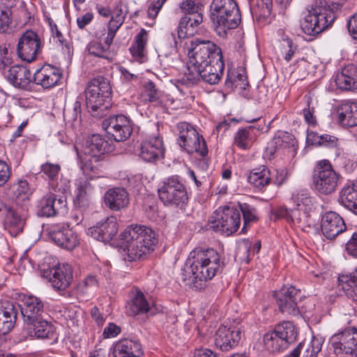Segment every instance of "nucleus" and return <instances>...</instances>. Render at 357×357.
Returning a JSON list of instances; mask_svg holds the SVG:
<instances>
[{"mask_svg":"<svg viewBox=\"0 0 357 357\" xmlns=\"http://www.w3.org/2000/svg\"><path fill=\"white\" fill-rule=\"evenodd\" d=\"M219 252L213 249L195 248L192 250L182 269V280L188 281L195 291L204 289V282L212 280L224 268Z\"/></svg>","mask_w":357,"mask_h":357,"instance_id":"1","label":"nucleus"},{"mask_svg":"<svg viewBox=\"0 0 357 357\" xmlns=\"http://www.w3.org/2000/svg\"><path fill=\"white\" fill-rule=\"evenodd\" d=\"M120 236L130 261L146 258L155 250L158 243L153 230L144 225H130Z\"/></svg>","mask_w":357,"mask_h":357,"instance_id":"2","label":"nucleus"},{"mask_svg":"<svg viewBox=\"0 0 357 357\" xmlns=\"http://www.w3.org/2000/svg\"><path fill=\"white\" fill-rule=\"evenodd\" d=\"M74 148L79 167L86 174L97 173L103 155L114 150L113 144L98 134L91 135L82 143H76Z\"/></svg>","mask_w":357,"mask_h":357,"instance_id":"3","label":"nucleus"},{"mask_svg":"<svg viewBox=\"0 0 357 357\" xmlns=\"http://www.w3.org/2000/svg\"><path fill=\"white\" fill-rule=\"evenodd\" d=\"M210 19L218 34L236 29L241 21V15L235 0H213L210 6Z\"/></svg>","mask_w":357,"mask_h":357,"instance_id":"4","label":"nucleus"},{"mask_svg":"<svg viewBox=\"0 0 357 357\" xmlns=\"http://www.w3.org/2000/svg\"><path fill=\"white\" fill-rule=\"evenodd\" d=\"M112 87L109 80L98 76L89 83L85 89L86 106L91 115L101 118L112 105Z\"/></svg>","mask_w":357,"mask_h":357,"instance_id":"5","label":"nucleus"},{"mask_svg":"<svg viewBox=\"0 0 357 357\" xmlns=\"http://www.w3.org/2000/svg\"><path fill=\"white\" fill-rule=\"evenodd\" d=\"M298 334L291 321H282L263 335L264 349L269 354H280L296 341Z\"/></svg>","mask_w":357,"mask_h":357,"instance_id":"6","label":"nucleus"},{"mask_svg":"<svg viewBox=\"0 0 357 357\" xmlns=\"http://www.w3.org/2000/svg\"><path fill=\"white\" fill-rule=\"evenodd\" d=\"M335 19V12L326 3L316 2L301 21V27L305 33L314 36L331 27Z\"/></svg>","mask_w":357,"mask_h":357,"instance_id":"7","label":"nucleus"},{"mask_svg":"<svg viewBox=\"0 0 357 357\" xmlns=\"http://www.w3.org/2000/svg\"><path fill=\"white\" fill-rule=\"evenodd\" d=\"M20 307L29 336L33 339L45 338L43 302L36 296H24Z\"/></svg>","mask_w":357,"mask_h":357,"instance_id":"8","label":"nucleus"},{"mask_svg":"<svg viewBox=\"0 0 357 357\" xmlns=\"http://www.w3.org/2000/svg\"><path fill=\"white\" fill-rule=\"evenodd\" d=\"M158 194L165 206L185 209L189 201L187 188L178 175L164 179L158 189Z\"/></svg>","mask_w":357,"mask_h":357,"instance_id":"9","label":"nucleus"},{"mask_svg":"<svg viewBox=\"0 0 357 357\" xmlns=\"http://www.w3.org/2000/svg\"><path fill=\"white\" fill-rule=\"evenodd\" d=\"M222 54L221 48L209 40L196 38L191 41L188 52V70L191 68L197 72L218 56Z\"/></svg>","mask_w":357,"mask_h":357,"instance_id":"10","label":"nucleus"},{"mask_svg":"<svg viewBox=\"0 0 357 357\" xmlns=\"http://www.w3.org/2000/svg\"><path fill=\"white\" fill-rule=\"evenodd\" d=\"M341 175L333 167L328 160L319 161L312 174V188L319 194L328 195L334 192Z\"/></svg>","mask_w":357,"mask_h":357,"instance_id":"11","label":"nucleus"},{"mask_svg":"<svg viewBox=\"0 0 357 357\" xmlns=\"http://www.w3.org/2000/svg\"><path fill=\"white\" fill-rule=\"evenodd\" d=\"M178 132L177 143L188 154H196L204 158L208 150L206 142L202 135L189 123L180 122L176 125Z\"/></svg>","mask_w":357,"mask_h":357,"instance_id":"12","label":"nucleus"},{"mask_svg":"<svg viewBox=\"0 0 357 357\" xmlns=\"http://www.w3.org/2000/svg\"><path fill=\"white\" fill-rule=\"evenodd\" d=\"M211 229L226 236L236 232L241 224L239 210L234 206L220 207L211 216Z\"/></svg>","mask_w":357,"mask_h":357,"instance_id":"13","label":"nucleus"},{"mask_svg":"<svg viewBox=\"0 0 357 357\" xmlns=\"http://www.w3.org/2000/svg\"><path fill=\"white\" fill-rule=\"evenodd\" d=\"M42 52L40 38L36 32L26 30L19 38L17 52L23 61L31 63L36 60L37 55Z\"/></svg>","mask_w":357,"mask_h":357,"instance_id":"14","label":"nucleus"},{"mask_svg":"<svg viewBox=\"0 0 357 357\" xmlns=\"http://www.w3.org/2000/svg\"><path fill=\"white\" fill-rule=\"evenodd\" d=\"M46 231V241H50L61 248L72 250L79 243L77 234L72 229L66 228L63 225L49 226Z\"/></svg>","mask_w":357,"mask_h":357,"instance_id":"15","label":"nucleus"},{"mask_svg":"<svg viewBox=\"0 0 357 357\" xmlns=\"http://www.w3.org/2000/svg\"><path fill=\"white\" fill-rule=\"evenodd\" d=\"M102 127L116 142L126 141L132 132L130 119L123 114L111 116L105 119Z\"/></svg>","mask_w":357,"mask_h":357,"instance_id":"16","label":"nucleus"},{"mask_svg":"<svg viewBox=\"0 0 357 357\" xmlns=\"http://www.w3.org/2000/svg\"><path fill=\"white\" fill-rule=\"evenodd\" d=\"M301 291L294 286L284 287L276 295V303L285 315H298V302Z\"/></svg>","mask_w":357,"mask_h":357,"instance_id":"17","label":"nucleus"},{"mask_svg":"<svg viewBox=\"0 0 357 357\" xmlns=\"http://www.w3.org/2000/svg\"><path fill=\"white\" fill-rule=\"evenodd\" d=\"M248 123H257V125L249 126L238 130L234 137V144L241 149L246 150L251 147L257 135L266 125L265 119L262 117L246 120Z\"/></svg>","mask_w":357,"mask_h":357,"instance_id":"18","label":"nucleus"},{"mask_svg":"<svg viewBox=\"0 0 357 357\" xmlns=\"http://www.w3.org/2000/svg\"><path fill=\"white\" fill-rule=\"evenodd\" d=\"M49 282L56 291L66 289L73 280V269L69 264H58L49 268Z\"/></svg>","mask_w":357,"mask_h":357,"instance_id":"19","label":"nucleus"},{"mask_svg":"<svg viewBox=\"0 0 357 357\" xmlns=\"http://www.w3.org/2000/svg\"><path fill=\"white\" fill-rule=\"evenodd\" d=\"M118 229L116 218L111 216L98 222L96 225L89 227L88 234L98 241L107 243L116 235Z\"/></svg>","mask_w":357,"mask_h":357,"instance_id":"20","label":"nucleus"},{"mask_svg":"<svg viewBox=\"0 0 357 357\" xmlns=\"http://www.w3.org/2000/svg\"><path fill=\"white\" fill-rule=\"evenodd\" d=\"M347 229L343 218L335 211H327L321 216V229L328 239H334Z\"/></svg>","mask_w":357,"mask_h":357,"instance_id":"21","label":"nucleus"},{"mask_svg":"<svg viewBox=\"0 0 357 357\" xmlns=\"http://www.w3.org/2000/svg\"><path fill=\"white\" fill-rule=\"evenodd\" d=\"M165 147L162 138L159 135L151 136L141 144L139 157L146 162H155L163 158Z\"/></svg>","mask_w":357,"mask_h":357,"instance_id":"22","label":"nucleus"},{"mask_svg":"<svg viewBox=\"0 0 357 357\" xmlns=\"http://www.w3.org/2000/svg\"><path fill=\"white\" fill-rule=\"evenodd\" d=\"M241 340V332L236 327L221 325L215 335V344L222 351H228L237 346Z\"/></svg>","mask_w":357,"mask_h":357,"instance_id":"23","label":"nucleus"},{"mask_svg":"<svg viewBox=\"0 0 357 357\" xmlns=\"http://www.w3.org/2000/svg\"><path fill=\"white\" fill-rule=\"evenodd\" d=\"M333 337L338 340L333 343L335 350L340 349L347 354L357 356V329L347 328Z\"/></svg>","mask_w":357,"mask_h":357,"instance_id":"24","label":"nucleus"},{"mask_svg":"<svg viewBox=\"0 0 357 357\" xmlns=\"http://www.w3.org/2000/svg\"><path fill=\"white\" fill-rule=\"evenodd\" d=\"M129 202V194L123 188H109L104 195L105 205L114 211H119L126 208Z\"/></svg>","mask_w":357,"mask_h":357,"instance_id":"25","label":"nucleus"},{"mask_svg":"<svg viewBox=\"0 0 357 357\" xmlns=\"http://www.w3.org/2000/svg\"><path fill=\"white\" fill-rule=\"evenodd\" d=\"M335 84L342 91L357 92V66H345L335 78Z\"/></svg>","mask_w":357,"mask_h":357,"instance_id":"26","label":"nucleus"},{"mask_svg":"<svg viewBox=\"0 0 357 357\" xmlns=\"http://www.w3.org/2000/svg\"><path fill=\"white\" fill-rule=\"evenodd\" d=\"M224 69L225 61L222 54L198 72H199L202 79L204 82L209 84H216L220 82L223 75Z\"/></svg>","mask_w":357,"mask_h":357,"instance_id":"27","label":"nucleus"},{"mask_svg":"<svg viewBox=\"0 0 357 357\" xmlns=\"http://www.w3.org/2000/svg\"><path fill=\"white\" fill-rule=\"evenodd\" d=\"M142 354V344L136 340L121 339L114 348V357H141Z\"/></svg>","mask_w":357,"mask_h":357,"instance_id":"28","label":"nucleus"},{"mask_svg":"<svg viewBox=\"0 0 357 357\" xmlns=\"http://www.w3.org/2000/svg\"><path fill=\"white\" fill-rule=\"evenodd\" d=\"M339 123L344 127L357 126V102L344 100L337 109Z\"/></svg>","mask_w":357,"mask_h":357,"instance_id":"29","label":"nucleus"},{"mask_svg":"<svg viewBox=\"0 0 357 357\" xmlns=\"http://www.w3.org/2000/svg\"><path fill=\"white\" fill-rule=\"evenodd\" d=\"M249 85L248 76L244 68H229L224 87L227 93L234 91L236 89L244 90Z\"/></svg>","mask_w":357,"mask_h":357,"instance_id":"30","label":"nucleus"},{"mask_svg":"<svg viewBox=\"0 0 357 357\" xmlns=\"http://www.w3.org/2000/svg\"><path fill=\"white\" fill-rule=\"evenodd\" d=\"M7 79L15 87L26 89L31 82V73L26 66L15 65L9 68Z\"/></svg>","mask_w":357,"mask_h":357,"instance_id":"31","label":"nucleus"},{"mask_svg":"<svg viewBox=\"0 0 357 357\" xmlns=\"http://www.w3.org/2000/svg\"><path fill=\"white\" fill-rule=\"evenodd\" d=\"M271 171L266 165L252 169L247 177V181L251 186L259 191H264L271 183Z\"/></svg>","mask_w":357,"mask_h":357,"instance_id":"32","label":"nucleus"},{"mask_svg":"<svg viewBox=\"0 0 357 357\" xmlns=\"http://www.w3.org/2000/svg\"><path fill=\"white\" fill-rule=\"evenodd\" d=\"M17 318V310L10 302L0 304V336L8 333L14 327Z\"/></svg>","mask_w":357,"mask_h":357,"instance_id":"33","label":"nucleus"},{"mask_svg":"<svg viewBox=\"0 0 357 357\" xmlns=\"http://www.w3.org/2000/svg\"><path fill=\"white\" fill-rule=\"evenodd\" d=\"M92 188L91 183L87 179L79 178L75 181L73 199L75 207L86 208L89 206V193Z\"/></svg>","mask_w":357,"mask_h":357,"instance_id":"34","label":"nucleus"},{"mask_svg":"<svg viewBox=\"0 0 357 357\" xmlns=\"http://www.w3.org/2000/svg\"><path fill=\"white\" fill-rule=\"evenodd\" d=\"M203 22V14L195 15H184L180 19L177 27L178 37L185 38L188 36H192L195 31V29Z\"/></svg>","mask_w":357,"mask_h":357,"instance_id":"35","label":"nucleus"},{"mask_svg":"<svg viewBox=\"0 0 357 357\" xmlns=\"http://www.w3.org/2000/svg\"><path fill=\"white\" fill-rule=\"evenodd\" d=\"M61 177L60 165L46 162V181L48 188L54 192L64 194L66 187L60 183Z\"/></svg>","mask_w":357,"mask_h":357,"instance_id":"36","label":"nucleus"},{"mask_svg":"<svg viewBox=\"0 0 357 357\" xmlns=\"http://www.w3.org/2000/svg\"><path fill=\"white\" fill-rule=\"evenodd\" d=\"M340 203L357 215V185L347 183L340 193Z\"/></svg>","mask_w":357,"mask_h":357,"instance_id":"37","label":"nucleus"},{"mask_svg":"<svg viewBox=\"0 0 357 357\" xmlns=\"http://www.w3.org/2000/svg\"><path fill=\"white\" fill-rule=\"evenodd\" d=\"M128 305V312L131 316L146 314L150 310L149 303L144 293L139 289H137L132 293Z\"/></svg>","mask_w":357,"mask_h":357,"instance_id":"38","label":"nucleus"},{"mask_svg":"<svg viewBox=\"0 0 357 357\" xmlns=\"http://www.w3.org/2000/svg\"><path fill=\"white\" fill-rule=\"evenodd\" d=\"M338 287L347 297L357 301V272L340 274L338 277Z\"/></svg>","mask_w":357,"mask_h":357,"instance_id":"39","label":"nucleus"},{"mask_svg":"<svg viewBox=\"0 0 357 357\" xmlns=\"http://www.w3.org/2000/svg\"><path fill=\"white\" fill-rule=\"evenodd\" d=\"M6 211L5 227L10 234L16 236L23 230L24 220L13 208H5Z\"/></svg>","mask_w":357,"mask_h":357,"instance_id":"40","label":"nucleus"},{"mask_svg":"<svg viewBox=\"0 0 357 357\" xmlns=\"http://www.w3.org/2000/svg\"><path fill=\"white\" fill-rule=\"evenodd\" d=\"M307 139L310 141L312 144L335 149L336 155H339L340 154L341 151L338 148L339 140L335 136L328 134L319 135L318 133L310 131L307 132Z\"/></svg>","mask_w":357,"mask_h":357,"instance_id":"41","label":"nucleus"},{"mask_svg":"<svg viewBox=\"0 0 357 357\" xmlns=\"http://www.w3.org/2000/svg\"><path fill=\"white\" fill-rule=\"evenodd\" d=\"M56 193L54 192L53 195L46 199V217H53L66 211V199L64 196H61L60 193Z\"/></svg>","mask_w":357,"mask_h":357,"instance_id":"42","label":"nucleus"},{"mask_svg":"<svg viewBox=\"0 0 357 357\" xmlns=\"http://www.w3.org/2000/svg\"><path fill=\"white\" fill-rule=\"evenodd\" d=\"M238 207L240 213H242L243 225L241 228L240 234H245L248 230V227L250 223L257 222L259 220L258 212L255 206L248 203L238 202Z\"/></svg>","mask_w":357,"mask_h":357,"instance_id":"43","label":"nucleus"},{"mask_svg":"<svg viewBox=\"0 0 357 357\" xmlns=\"http://www.w3.org/2000/svg\"><path fill=\"white\" fill-rule=\"evenodd\" d=\"M289 222L306 232L310 231L312 225L310 215L307 213L301 211L299 208L291 210Z\"/></svg>","mask_w":357,"mask_h":357,"instance_id":"44","label":"nucleus"},{"mask_svg":"<svg viewBox=\"0 0 357 357\" xmlns=\"http://www.w3.org/2000/svg\"><path fill=\"white\" fill-rule=\"evenodd\" d=\"M162 93L152 81L146 82L142 86L141 98L144 103H161Z\"/></svg>","mask_w":357,"mask_h":357,"instance_id":"45","label":"nucleus"},{"mask_svg":"<svg viewBox=\"0 0 357 357\" xmlns=\"http://www.w3.org/2000/svg\"><path fill=\"white\" fill-rule=\"evenodd\" d=\"M278 33L282 36L280 40L281 52L284 54V60L287 62H289L298 52V45H296L289 37L284 34V31L283 29H279L278 31Z\"/></svg>","mask_w":357,"mask_h":357,"instance_id":"46","label":"nucleus"},{"mask_svg":"<svg viewBox=\"0 0 357 357\" xmlns=\"http://www.w3.org/2000/svg\"><path fill=\"white\" fill-rule=\"evenodd\" d=\"M305 106L303 109V115L305 122L311 127H315L317 125V117L314 115L315 107L312 104V98L310 95H305L303 97Z\"/></svg>","mask_w":357,"mask_h":357,"instance_id":"47","label":"nucleus"},{"mask_svg":"<svg viewBox=\"0 0 357 357\" xmlns=\"http://www.w3.org/2000/svg\"><path fill=\"white\" fill-rule=\"evenodd\" d=\"M179 8L181 12L185 14V15L192 16L203 14L204 6L202 2L196 0H182Z\"/></svg>","mask_w":357,"mask_h":357,"instance_id":"48","label":"nucleus"},{"mask_svg":"<svg viewBox=\"0 0 357 357\" xmlns=\"http://www.w3.org/2000/svg\"><path fill=\"white\" fill-rule=\"evenodd\" d=\"M61 71L50 64L46 63V89L54 86L61 78Z\"/></svg>","mask_w":357,"mask_h":357,"instance_id":"49","label":"nucleus"},{"mask_svg":"<svg viewBox=\"0 0 357 357\" xmlns=\"http://www.w3.org/2000/svg\"><path fill=\"white\" fill-rule=\"evenodd\" d=\"M127 14V10L125 12L123 10V1H119L114 8V15L112 16L108 24H112L113 26L120 28L124 22Z\"/></svg>","mask_w":357,"mask_h":357,"instance_id":"50","label":"nucleus"},{"mask_svg":"<svg viewBox=\"0 0 357 357\" xmlns=\"http://www.w3.org/2000/svg\"><path fill=\"white\" fill-rule=\"evenodd\" d=\"M315 311V303L313 299L305 298L298 303V315L303 317L311 318Z\"/></svg>","mask_w":357,"mask_h":357,"instance_id":"51","label":"nucleus"},{"mask_svg":"<svg viewBox=\"0 0 357 357\" xmlns=\"http://www.w3.org/2000/svg\"><path fill=\"white\" fill-rule=\"evenodd\" d=\"M87 49L89 54L97 57L107 59L109 54L108 49L99 42L92 41L89 43Z\"/></svg>","mask_w":357,"mask_h":357,"instance_id":"52","label":"nucleus"},{"mask_svg":"<svg viewBox=\"0 0 357 357\" xmlns=\"http://www.w3.org/2000/svg\"><path fill=\"white\" fill-rule=\"evenodd\" d=\"M322 348V341L312 337L308 347L306 349L304 357H317Z\"/></svg>","mask_w":357,"mask_h":357,"instance_id":"53","label":"nucleus"},{"mask_svg":"<svg viewBox=\"0 0 357 357\" xmlns=\"http://www.w3.org/2000/svg\"><path fill=\"white\" fill-rule=\"evenodd\" d=\"M14 194L17 198H20L22 200L27 199L31 194L28 182L19 181L15 187Z\"/></svg>","mask_w":357,"mask_h":357,"instance_id":"54","label":"nucleus"},{"mask_svg":"<svg viewBox=\"0 0 357 357\" xmlns=\"http://www.w3.org/2000/svg\"><path fill=\"white\" fill-rule=\"evenodd\" d=\"M13 63L6 44L0 45V70H4Z\"/></svg>","mask_w":357,"mask_h":357,"instance_id":"55","label":"nucleus"},{"mask_svg":"<svg viewBox=\"0 0 357 357\" xmlns=\"http://www.w3.org/2000/svg\"><path fill=\"white\" fill-rule=\"evenodd\" d=\"M46 20L50 26L54 42L59 45H62L64 40L63 34L58 29L56 24L54 22L52 18L47 17Z\"/></svg>","mask_w":357,"mask_h":357,"instance_id":"56","label":"nucleus"},{"mask_svg":"<svg viewBox=\"0 0 357 357\" xmlns=\"http://www.w3.org/2000/svg\"><path fill=\"white\" fill-rule=\"evenodd\" d=\"M345 252L351 257L357 259V231L353 233L345 244Z\"/></svg>","mask_w":357,"mask_h":357,"instance_id":"57","label":"nucleus"},{"mask_svg":"<svg viewBox=\"0 0 357 357\" xmlns=\"http://www.w3.org/2000/svg\"><path fill=\"white\" fill-rule=\"evenodd\" d=\"M252 5H255L261 10V15H268L272 9V0H251Z\"/></svg>","mask_w":357,"mask_h":357,"instance_id":"58","label":"nucleus"},{"mask_svg":"<svg viewBox=\"0 0 357 357\" xmlns=\"http://www.w3.org/2000/svg\"><path fill=\"white\" fill-rule=\"evenodd\" d=\"M121 328L113 322L109 323V324L105 328L102 336L104 338H112L116 337L120 334Z\"/></svg>","mask_w":357,"mask_h":357,"instance_id":"59","label":"nucleus"},{"mask_svg":"<svg viewBox=\"0 0 357 357\" xmlns=\"http://www.w3.org/2000/svg\"><path fill=\"white\" fill-rule=\"evenodd\" d=\"M10 11L7 8L0 7V32H3L8 28L10 23Z\"/></svg>","mask_w":357,"mask_h":357,"instance_id":"60","label":"nucleus"},{"mask_svg":"<svg viewBox=\"0 0 357 357\" xmlns=\"http://www.w3.org/2000/svg\"><path fill=\"white\" fill-rule=\"evenodd\" d=\"M201 79L202 77L199 72H196V73L190 72L183 77V83L187 86L190 87L197 84Z\"/></svg>","mask_w":357,"mask_h":357,"instance_id":"61","label":"nucleus"},{"mask_svg":"<svg viewBox=\"0 0 357 357\" xmlns=\"http://www.w3.org/2000/svg\"><path fill=\"white\" fill-rule=\"evenodd\" d=\"M10 171L8 165L3 160H0V187L8 181Z\"/></svg>","mask_w":357,"mask_h":357,"instance_id":"62","label":"nucleus"},{"mask_svg":"<svg viewBox=\"0 0 357 357\" xmlns=\"http://www.w3.org/2000/svg\"><path fill=\"white\" fill-rule=\"evenodd\" d=\"M347 28L350 36L357 40V13L354 14L349 20Z\"/></svg>","mask_w":357,"mask_h":357,"instance_id":"63","label":"nucleus"},{"mask_svg":"<svg viewBox=\"0 0 357 357\" xmlns=\"http://www.w3.org/2000/svg\"><path fill=\"white\" fill-rule=\"evenodd\" d=\"M132 56L137 60H142L145 56V47L132 44L130 47Z\"/></svg>","mask_w":357,"mask_h":357,"instance_id":"64","label":"nucleus"}]
</instances>
